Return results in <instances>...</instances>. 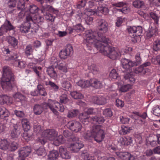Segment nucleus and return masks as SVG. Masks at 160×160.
<instances>
[{"instance_id": "nucleus-1", "label": "nucleus", "mask_w": 160, "mask_h": 160, "mask_svg": "<svg viewBox=\"0 0 160 160\" xmlns=\"http://www.w3.org/2000/svg\"><path fill=\"white\" fill-rule=\"evenodd\" d=\"M108 25L104 19H100L98 22V32L89 30L85 32L84 42L88 47L91 45L95 46L96 44L108 42L109 39L106 38L104 34L107 32Z\"/></svg>"}, {"instance_id": "nucleus-2", "label": "nucleus", "mask_w": 160, "mask_h": 160, "mask_svg": "<svg viewBox=\"0 0 160 160\" xmlns=\"http://www.w3.org/2000/svg\"><path fill=\"white\" fill-rule=\"evenodd\" d=\"M3 72L1 81L2 87L6 91L11 90L16 85L14 75L11 68L7 66L3 68Z\"/></svg>"}, {"instance_id": "nucleus-3", "label": "nucleus", "mask_w": 160, "mask_h": 160, "mask_svg": "<svg viewBox=\"0 0 160 160\" xmlns=\"http://www.w3.org/2000/svg\"><path fill=\"white\" fill-rule=\"evenodd\" d=\"M106 134V132L102 126L97 125L93 127L91 131H87L85 133L84 137L88 140L93 138L95 141L99 143L104 139Z\"/></svg>"}, {"instance_id": "nucleus-4", "label": "nucleus", "mask_w": 160, "mask_h": 160, "mask_svg": "<svg viewBox=\"0 0 160 160\" xmlns=\"http://www.w3.org/2000/svg\"><path fill=\"white\" fill-rule=\"evenodd\" d=\"M108 42H103L100 44H96L94 46L98 50L105 55H108L111 59L115 60L119 57V50L115 49L113 47L110 46Z\"/></svg>"}, {"instance_id": "nucleus-5", "label": "nucleus", "mask_w": 160, "mask_h": 160, "mask_svg": "<svg viewBox=\"0 0 160 160\" xmlns=\"http://www.w3.org/2000/svg\"><path fill=\"white\" fill-rule=\"evenodd\" d=\"M41 105L43 107V110L44 109H48L49 108L54 114L57 115L58 114L57 110L62 112L64 110V107L62 104L56 101L51 99L48 100L47 103H44Z\"/></svg>"}, {"instance_id": "nucleus-6", "label": "nucleus", "mask_w": 160, "mask_h": 160, "mask_svg": "<svg viewBox=\"0 0 160 160\" xmlns=\"http://www.w3.org/2000/svg\"><path fill=\"white\" fill-rule=\"evenodd\" d=\"M71 138L72 140L74 142L70 144L69 148L73 152H77L83 147V144L79 141V138L78 137L72 136Z\"/></svg>"}, {"instance_id": "nucleus-7", "label": "nucleus", "mask_w": 160, "mask_h": 160, "mask_svg": "<svg viewBox=\"0 0 160 160\" xmlns=\"http://www.w3.org/2000/svg\"><path fill=\"white\" fill-rule=\"evenodd\" d=\"M127 30L131 37L134 38L136 41L137 37L140 36L142 32V27L140 26L137 27L128 26Z\"/></svg>"}, {"instance_id": "nucleus-8", "label": "nucleus", "mask_w": 160, "mask_h": 160, "mask_svg": "<svg viewBox=\"0 0 160 160\" xmlns=\"http://www.w3.org/2000/svg\"><path fill=\"white\" fill-rule=\"evenodd\" d=\"M15 27L12 25L9 20L6 19L4 24L0 28V35L2 36L4 32H7L10 31L14 32Z\"/></svg>"}, {"instance_id": "nucleus-9", "label": "nucleus", "mask_w": 160, "mask_h": 160, "mask_svg": "<svg viewBox=\"0 0 160 160\" xmlns=\"http://www.w3.org/2000/svg\"><path fill=\"white\" fill-rule=\"evenodd\" d=\"M42 135L48 140L52 141L57 136L58 133L54 129H47L43 132Z\"/></svg>"}, {"instance_id": "nucleus-10", "label": "nucleus", "mask_w": 160, "mask_h": 160, "mask_svg": "<svg viewBox=\"0 0 160 160\" xmlns=\"http://www.w3.org/2000/svg\"><path fill=\"white\" fill-rule=\"evenodd\" d=\"M73 50L72 47L70 44L67 45L65 49L62 50L59 53L60 58L62 59H65L68 56L72 54Z\"/></svg>"}, {"instance_id": "nucleus-11", "label": "nucleus", "mask_w": 160, "mask_h": 160, "mask_svg": "<svg viewBox=\"0 0 160 160\" xmlns=\"http://www.w3.org/2000/svg\"><path fill=\"white\" fill-rule=\"evenodd\" d=\"M31 152L30 147L26 146L21 148L19 151V159L20 160H24Z\"/></svg>"}, {"instance_id": "nucleus-12", "label": "nucleus", "mask_w": 160, "mask_h": 160, "mask_svg": "<svg viewBox=\"0 0 160 160\" xmlns=\"http://www.w3.org/2000/svg\"><path fill=\"white\" fill-rule=\"evenodd\" d=\"M91 101L93 103L99 105H104L107 102L106 98L102 96L93 97L92 98Z\"/></svg>"}, {"instance_id": "nucleus-13", "label": "nucleus", "mask_w": 160, "mask_h": 160, "mask_svg": "<svg viewBox=\"0 0 160 160\" xmlns=\"http://www.w3.org/2000/svg\"><path fill=\"white\" fill-rule=\"evenodd\" d=\"M117 156L124 160H134V157L128 152H116Z\"/></svg>"}, {"instance_id": "nucleus-14", "label": "nucleus", "mask_w": 160, "mask_h": 160, "mask_svg": "<svg viewBox=\"0 0 160 160\" xmlns=\"http://www.w3.org/2000/svg\"><path fill=\"white\" fill-rule=\"evenodd\" d=\"M68 125L70 129L76 132L80 131L82 128L81 124L79 122L75 121L69 122Z\"/></svg>"}, {"instance_id": "nucleus-15", "label": "nucleus", "mask_w": 160, "mask_h": 160, "mask_svg": "<svg viewBox=\"0 0 160 160\" xmlns=\"http://www.w3.org/2000/svg\"><path fill=\"white\" fill-rule=\"evenodd\" d=\"M26 22L25 23H27V24L30 25L31 23L36 20V22H41L42 18L38 15H36L35 16L32 18L30 14H27L26 17Z\"/></svg>"}, {"instance_id": "nucleus-16", "label": "nucleus", "mask_w": 160, "mask_h": 160, "mask_svg": "<svg viewBox=\"0 0 160 160\" xmlns=\"http://www.w3.org/2000/svg\"><path fill=\"white\" fill-rule=\"evenodd\" d=\"M121 63L122 67L127 70L135 66V65L132 61L125 58L122 59Z\"/></svg>"}, {"instance_id": "nucleus-17", "label": "nucleus", "mask_w": 160, "mask_h": 160, "mask_svg": "<svg viewBox=\"0 0 160 160\" xmlns=\"http://www.w3.org/2000/svg\"><path fill=\"white\" fill-rule=\"evenodd\" d=\"M79 118L81 122L85 125H88L89 122H91V117H89L85 112L80 114L79 116Z\"/></svg>"}, {"instance_id": "nucleus-18", "label": "nucleus", "mask_w": 160, "mask_h": 160, "mask_svg": "<svg viewBox=\"0 0 160 160\" xmlns=\"http://www.w3.org/2000/svg\"><path fill=\"white\" fill-rule=\"evenodd\" d=\"M90 86L96 88H101L102 87V82L96 78H92L89 80Z\"/></svg>"}, {"instance_id": "nucleus-19", "label": "nucleus", "mask_w": 160, "mask_h": 160, "mask_svg": "<svg viewBox=\"0 0 160 160\" xmlns=\"http://www.w3.org/2000/svg\"><path fill=\"white\" fill-rule=\"evenodd\" d=\"M61 156L62 158L65 159H69L70 158V153L67 149L62 147H60L59 149Z\"/></svg>"}, {"instance_id": "nucleus-20", "label": "nucleus", "mask_w": 160, "mask_h": 160, "mask_svg": "<svg viewBox=\"0 0 160 160\" xmlns=\"http://www.w3.org/2000/svg\"><path fill=\"white\" fill-rule=\"evenodd\" d=\"M20 133V131L17 126H14V128L11 131L10 135L11 138L14 139L18 138Z\"/></svg>"}, {"instance_id": "nucleus-21", "label": "nucleus", "mask_w": 160, "mask_h": 160, "mask_svg": "<svg viewBox=\"0 0 160 160\" xmlns=\"http://www.w3.org/2000/svg\"><path fill=\"white\" fill-rule=\"evenodd\" d=\"M46 72L48 75L51 78L55 79L57 77L56 72L55 71L53 67H49L47 68Z\"/></svg>"}, {"instance_id": "nucleus-22", "label": "nucleus", "mask_w": 160, "mask_h": 160, "mask_svg": "<svg viewBox=\"0 0 160 160\" xmlns=\"http://www.w3.org/2000/svg\"><path fill=\"white\" fill-rule=\"evenodd\" d=\"M7 40L9 44L13 47H15L18 45V41L13 37L10 36L8 37Z\"/></svg>"}, {"instance_id": "nucleus-23", "label": "nucleus", "mask_w": 160, "mask_h": 160, "mask_svg": "<svg viewBox=\"0 0 160 160\" xmlns=\"http://www.w3.org/2000/svg\"><path fill=\"white\" fill-rule=\"evenodd\" d=\"M9 115L10 113L7 109L4 107H0V117L1 118L6 120Z\"/></svg>"}, {"instance_id": "nucleus-24", "label": "nucleus", "mask_w": 160, "mask_h": 160, "mask_svg": "<svg viewBox=\"0 0 160 160\" xmlns=\"http://www.w3.org/2000/svg\"><path fill=\"white\" fill-rule=\"evenodd\" d=\"M69 81V80L68 78L62 80L61 85L63 90L66 91L69 90V88H71V85Z\"/></svg>"}, {"instance_id": "nucleus-25", "label": "nucleus", "mask_w": 160, "mask_h": 160, "mask_svg": "<svg viewBox=\"0 0 160 160\" xmlns=\"http://www.w3.org/2000/svg\"><path fill=\"white\" fill-rule=\"evenodd\" d=\"M43 83L46 86L49 85L55 92H57L59 90V87L54 82L49 80H45Z\"/></svg>"}, {"instance_id": "nucleus-26", "label": "nucleus", "mask_w": 160, "mask_h": 160, "mask_svg": "<svg viewBox=\"0 0 160 160\" xmlns=\"http://www.w3.org/2000/svg\"><path fill=\"white\" fill-rule=\"evenodd\" d=\"M59 154L58 151L53 150L50 152L48 155V158L51 160H56L58 157Z\"/></svg>"}, {"instance_id": "nucleus-27", "label": "nucleus", "mask_w": 160, "mask_h": 160, "mask_svg": "<svg viewBox=\"0 0 160 160\" xmlns=\"http://www.w3.org/2000/svg\"><path fill=\"white\" fill-rule=\"evenodd\" d=\"M31 25L27 24V23H24L20 27V31L22 33L28 32L30 29Z\"/></svg>"}, {"instance_id": "nucleus-28", "label": "nucleus", "mask_w": 160, "mask_h": 160, "mask_svg": "<svg viewBox=\"0 0 160 160\" xmlns=\"http://www.w3.org/2000/svg\"><path fill=\"white\" fill-rule=\"evenodd\" d=\"M9 145V142L7 140L0 139V149L3 150H6L8 149Z\"/></svg>"}, {"instance_id": "nucleus-29", "label": "nucleus", "mask_w": 160, "mask_h": 160, "mask_svg": "<svg viewBox=\"0 0 160 160\" xmlns=\"http://www.w3.org/2000/svg\"><path fill=\"white\" fill-rule=\"evenodd\" d=\"M105 119L102 117H99L95 116L91 118V122L92 123L97 122L98 123L101 124L103 123Z\"/></svg>"}, {"instance_id": "nucleus-30", "label": "nucleus", "mask_w": 160, "mask_h": 160, "mask_svg": "<svg viewBox=\"0 0 160 160\" xmlns=\"http://www.w3.org/2000/svg\"><path fill=\"white\" fill-rule=\"evenodd\" d=\"M33 112L36 115H39L43 111V107L41 105L36 104L35 105L33 108Z\"/></svg>"}, {"instance_id": "nucleus-31", "label": "nucleus", "mask_w": 160, "mask_h": 160, "mask_svg": "<svg viewBox=\"0 0 160 160\" xmlns=\"http://www.w3.org/2000/svg\"><path fill=\"white\" fill-rule=\"evenodd\" d=\"M77 84L82 88H85L90 86V82L88 80H80L77 82Z\"/></svg>"}, {"instance_id": "nucleus-32", "label": "nucleus", "mask_w": 160, "mask_h": 160, "mask_svg": "<svg viewBox=\"0 0 160 160\" xmlns=\"http://www.w3.org/2000/svg\"><path fill=\"white\" fill-rule=\"evenodd\" d=\"M25 2L24 0H19L17 3L18 10L23 11L25 9Z\"/></svg>"}, {"instance_id": "nucleus-33", "label": "nucleus", "mask_w": 160, "mask_h": 160, "mask_svg": "<svg viewBox=\"0 0 160 160\" xmlns=\"http://www.w3.org/2000/svg\"><path fill=\"white\" fill-rule=\"evenodd\" d=\"M22 127L25 131H27L30 128L29 122L27 119H23L22 121Z\"/></svg>"}, {"instance_id": "nucleus-34", "label": "nucleus", "mask_w": 160, "mask_h": 160, "mask_svg": "<svg viewBox=\"0 0 160 160\" xmlns=\"http://www.w3.org/2000/svg\"><path fill=\"white\" fill-rule=\"evenodd\" d=\"M9 97L7 95H2L0 96V103L4 104L9 102Z\"/></svg>"}, {"instance_id": "nucleus-35", "label": "nucleus", "mask_w": 160, "mask_h": 160, "mask_svg": "<svg viewBox=\"0 0 160 160\" xmlns=\"http://www.w3.org/2000/svg\"><path fill=\"white\" fill-rule=\"evenodd\" d=\"M57 68L60 71L66 72L67 71V67L65 63L63 61L62 62L57 66Z\"/></svg>"}, {"instance_id": "nucleus-36", "label": "nucleus", "mask_w": 160, "mask_h": 160, "mask_svg": "<svg viewBox=\"0 0 160 160\" xmlns=\"http://www.w3.org/2000/svg\"><path fill=\"white\" fill-rule=\"evenodd\" d=\"M88 69L93 74H97L99 72L98 68L94 64H92L91 65L89 66Z\"/></svg>"}, {"instance_id": "nucleus-37", "label": "nucleus", "mask_w": 160, "mask_h": 160, "mask_svg": "<svg viewBox=\"0 0 160 160\" xmlns=\"http://www.w3.org/2000/svg\"><path fill=\"white\" fill-rule=\"evenodd\" d=\"M109 76L111 79H119L120 77L115 69H113L110 72Z\"/></svg>"}, {"instance_id": "nucleus-38", "label": "nucleus", "mask_w": 160, "mask_h": 160, "mask_svg": "<svg viewBox=\"0 0 160 160\" xmlns=\"http://www.w3.org/2000/svg\"><path fill=\"white\" fill-rule=\"evenodd\" d=\"M60 102L62 104H65L69 101V99L66 94H62L59 97Z\"/></svg>"}, {"instance_id": "nucleus-39", "label": "nucleus", "mask_w": 160, "mask_h": 160, "mask_svg": "<svg viewBox=\"0 0 160 160\" xmlns=\"http://www.w3.org/2000/svg\"><path fill=\"white\" fill-rule=\"evenodd\" d=\"M71 96L75 99H82L83 97V95L77 91H73L70 93Z\"/></svg>"}, {"instance_id": "nucleus-40", "label": "nucleus", "mask_w": 160, "mask_h": 160, "mask_svg": "<svg viewBox=\"0 0 160 160\" xmlns=\"http://www.w3.org/2000/svg\"><path fill=\"white\" fill-rule=\"evenodd\" d=\"M29 9L31 13L36 14L38 12L39 9L36 5L32 4L29 6Z\"/></svg>"}, {"instance_id": "nucleus-41", "label": "nucleus", "mask_w": 160, "mask_h": 160, "mask_svg": "<svg viewBox=\"0 0 160 160\" xmlns=\"http://www.w3.org/2000/svg\"><path fill=\"white\" fill-rule=\"evenodd\" d=\"M32 46L31 45H28L25 48V54L28 57L32 54L33 52Z\"/></svg>"}, {"instance_id": "nucleus-42", "label": "nucleus", "mask_w": 160, "mask_h": 160, "mask_svg": "<svg viewBox=\"0 0 160 160\" xmlns=\"http://www.w3.org/2000/svg\"><path fill=\"white\" fill-rule=\"evenodd\" d=\"M78 113V111L77 110H71L68 112L67 116L69 118H73L76 116Z\"/></svg>"}, {"instance_id": "nucleus-43", "label": "nucleus", "mask_w": 160, "mask_h": 160, "mask_svg": "<svg viewBox=\"0 0 160 160\" xmlns=\"http://www.w3.org/2000/svg\"><path fill=\"white\" fill-rule=\"evenodd\" d=\"M86 113L88 114H95L97 112V108H86L85 109L84 111Z\"/></svg>"}, {"instance_id": "nucleus-44", "label": "nucleus", "mask_w": 160, "mask_h": 160, "mask_svg": "<svg viewBox=\"0 0 160 160\" xmlns=\"http://www.w3.org/2000/svg\"><path fill=\"white\" fill-rule=\"evenodd\" d=\"M124 78L125 80H127L128 81L130 82H134L135 81L134 78L131 74L129 73H126L124 76Z\"/></svg>"}, {"instance_id": "nucleus-45", "label": "nucleus", "mask_w": 160, "mask_h": 160, "mask_svg": "<svg viewBox=\"0 0 160 160\" xmlns=\"http://www.w3.org/2000/svg\"><path fill=\"white\" fill-rule=\"evenodd\" d=\"M136 62H133V63L134 64L135 66H137L141 63L142 60L140 57V53H137L135 56Z\"/></svg>"}, {"instance_id": "nucleus-46", "label": "nucleus", "mask_w": 160, "mask_h": 160, "mask_svg": "<svg viewBox=\"0 0 160 160\" xmlns=\"http://www.w3.org/2000/svg\"><path fill=\"white\" fill-rule=\"evenodd\" d=\"M103 114L105 117H110L112 115V112L111 109L108 108L104 109L103 111Z\"/></svg>"}, {"instance_id": "nucleus-47", "label": "nucleus", "mask_w": 160, "mask_h": 160, "mask_svg": "<svg viewBox=\"0 0 160 160\" xmlns=\"http://www.w3.org/2000/svg\"><path fill=\"white\" fill-rule=\"evenodd\" d=\"M65 138L63 137L62 135H59L56 139L55 141L57 142V145L61 144L65 142Z\"/></svg>"}, {"instance_id": "nucleus-48", "label": "nucleus", "mask_w": 160, "mask_h": 160, "mask_svg": "<svg viewBox=\"0 0 160 160\" xmlns=\"http://www.w3.org/2000/svg\"><path fill=\"white\" fill-rule=\"evenodd\" d=\"M15 98L18 99L20 100H23L25 99V96L19 92H17L13 95Z\"/></svg>"}, {"instance_id": "nucleus-49", "label": "nucleus", "mask_w": 160, "mask_h": 160, "mask_svg": "<svg viewBox=\"0 0 160 160\" xmlns=\"http://www.w3.org/2000/svg\"><path fill=\"white\" fill-rule=\"evenodd\" d=\"M36 152L38 156H45L46 154L45 149L42 147H40L37 149Z\"/></svg>"}, {"instance_id": "nucleus-50", "label": "nucleus", "mask_w": 160, "mask_h": 160, "mask_svg": "<svg viewBox=\"0 0 160 160\" xmlns=\"http://www.w3.org/2000/svg\"><path fill=\"white\" fill-rule=\"evenodd\" d=\"M126 20V19L125 18L119 17L117 18V21L116 22V25L118 27L120 26L121 24Z\"/></svg>"}, {"instance_id": "nucleus-51", "label": "nucleus", "mask_w": 160, "mask_h": 160, "mask_svg": "<svg viewBox=\"0 0 160 160\" xmlns=\"http://www.w3.org/2000/svg\"><path fill=\"white\" fill-rule=\"evenodd\" d=\"M98 11L104 14H106L108 12V8L105 7H99L98 8Z\"/></svg>"}, {"instance_id": "nucleus-52", "label": "nucleus", "mask_w": 160, "mask_h": 160, "mask_svg": "<svg viewBox=\"0 0 160 160\" xmlns=\"http://www.w3.org/2000/svg\"><path fill=\"white\" fill-rule=\"evenodd\" d=\"M153 49L155 51H159L160 47V41L159 40H156L154 43Z\"/></svg>"}, {"instance_id": "nucleus-53", "label": "nucleus", "mask_w": 160, "mask_h": 160, "mask_svg": "<svg viewBox=\"0 0 160 160\" xmlns=\"http://www.w3.org/2000/svg\"><path fill=\"white\" fill-rule=\"evenodd\" d=\"M143 2L141 1H135L133 2V5L135 8H140L143 5Z\"/></svg>"}, {"instance_id": "nucleus-54", "label": "nucleus", "mask_w": 160, "mask_h": 160, "mask_svg": "<svg viewBox=\"0 0 160 160\" xmlns=\"http://www.w3.org/2000/svg\"><path fill=\"white\" fill-rule=\"evenodd\" d=\"M150 15L152 18L154 20L155 22L158 24L159 17H158L155 13L153 12H151Z\"/></svg>"}, {"instance_id": "nucleus-55", "label": "nucleus", "mask_w": 160, "mask_h": 160, "mask_svg": "<svg viewBox=\"0 0 160 160\" xmlns=\"http://www.w3.org/2000/svg\"><path fill=\"white\" fill-rule=\"evenodd\" d=\"M130 88L131 85L129 84H127L122 86L120 88V90L122 92H125L128 91Z\"/></svg>"}, {"instance_id": "nucleus-56", "label": "nucleus", "mask_w": 160, "mask_h": 160, "mask_svg": "<svg viewBox=\"0 0 160 160\" xmlns=\"http://www.w3.org/2000/svg\"><path fill=\"white\" fill-rule=\"evenodd\" d=\"M131 130L130 127L123 126L122 127L121 131L123 134H126L129 132Z\"/></svg>"}, {"instance_id": "nucleus-57", "label": "nucleus", "mask_w": 160, "mask_h": 160, "mask_svg": "<svg viewBox=\"0 0 160 160\" xmlns=\"http://www.w3.org/2000/svg\"><path fill=\"white\" fill-rule=\"evenodd\" d=\"M84 28L81 24H78L74 27V30L77 32H80L84 30Z\"/></svg>"}, {"instance_id": "nucleus-58", "label": "nucleus", "mask_w": 160, "mask_h": 160, "mask_svg": "<svg viewBox=\"0 0 160 160\" xmlns=\"http://www.w3.org/2000/svg\"><path fill=\"white\" fill-rule=\"evenodd\" d=\"M84 17L86 23L88 25L92 23L93 20V18L89 16L85 15Z\"/></svg>"}, {"instance_id": "nucleus-59", "label": "nucleus", "mask_w": 160, "mask_h": 160, "mask_svg": "<svg viewBox=\"0 0 160 160\" xmlns=\"http://www.w3.org/2000/svg\"><path fill=\"white\" fill-rule=\"evenodd\" d=\"M99 151H97V155L98 159V160H107L106 157L104 156V153H99Z\"/></svg>"}, {"instance_id": "nucleus-60", "label": "nucleus", "mask_w": 160, "mask_h": 160, "mask_svg": "<svg viewBox=\"0 0 160 160\" xmlns=\"http://www.w3.org/2000/svg\"><path fill=\"white\" fill-rule=\"evenodd\" d=\"M33 130L34 132L38 133L42 131V128L39 125H35L33 126Z\"/></svg>"}, {"instance_id": "nucleus-61", "label": "nucleus", "mask_w": 160, "mask_h": 160, "mask_svg": "<svg viewBox=\"0 0 160 160\" xmlns=\"http://www.w3.org/2000/svg\"><path fill=\"white\" fill-rule=\"evenodd\" d=\"M16 3V0H8V4L9 7L12 8L15 7Z\"/></svg>"}, {"instance_id": "nucleus-62", "label": "nucleus", "mask_w": 160, "mask_h": 160, "mask_svg": "<svg viewBox=\"0 0 160 160\" xmlns=\"http://www.w3.org/2000/svg\"><path fill=\"white\" fill-rule=\"evenodd\" d=\"M18 147V144L15 142H13L11 143L10 148L11 151H15L16 150Z\"/></svg>"}, {"instance_id": "nucleus-63", "label": "nucleus", "mask_w": 160, "mask_h": 160, "mask_svg": "<svg viewBox=\"0 0 160 160\" xmlns=\"http://www.w3.org/2000/svg\"><path fill=\"white\" fill-rule=\"evenodd\" d=\"M45 18L46 19L49 20L51 22H53L54 21L55 17L53 16L50 14L47 13L45 15Z\"/></svg>"}, {"instance_id": "nucleus-64", "label": "nucleus", "mask_w": 160, "mask_h": 160, "mask_svg": "<svg viewBox=\"0 0 160 160\" xmlns=\"http://www.w3.org/2000/svg\"><path fill=\"white\" fill-rule=\"evenodd\" d=\"M81 156L83 157L84 160H91V156L86 152H82Z\"/></svg>"}]
</instances>
